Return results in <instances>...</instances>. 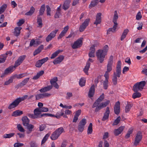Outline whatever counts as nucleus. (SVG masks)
I'll use <instances>...</instances> for the list:
<instances>
[{
    "label": "nucleus",
    "instance_id": "22",
    "mask_svg": "<svg viewBox=\"0 0 147 147\" xmlns=\"http://www.w3.org/2000/svg\"><path fill=\"white\" fill-rule=\"evenodd\" d=\"M124 128V126H121L117 129H115L114 131V135L116 136H117L120 134L123 131Z\"/></svg>",
    "mask_w": 147,
    "mask_h": 147
},
{
    "label": "nucleus",
    "instance_id": "28",
    "mask_svg": "<svg viewBox=\"0 0 147 147\" xmlns=\"http://www.w3.org/2000/svg\"><path fill=\"white\" fill-rule=\"evenodd\" d=\"M35 9L33 6H31L29 11L25 13V15L28 16H31L34 13L35 11Z\"/></svg>",
    "mask_w": 147,
    "mask_h": 147
},
{
    "label": "nucleus",
    "instance_id": "32",
    "mask_svg": "<svg viewBox=\"0 0 147 147\" xmlns=\"http://www.w3.org/2000/svg\"><path fill=\"white\" fill-rule=\"evenodd\" d=\"M37 23L38 24V27L41 28L42 26V18L40 16H38L37 17Z\"/></svg>",
    "mask_w": 147,
    "mask_h": 147
},
{
    "label": "nucleus",
    "instance_id": "4",
    "mask_svg": "<svg viewBox=\"0 0 147 147\" xmlns=\"http://www.w3.org/2000/svg\"><path fill=\"white\" fill-rule=\"evenodd\" d=\"M146 84L144 81H142L136 83L133 86V90L135 92H138L139 90H141Z\"/></svg>",
    "mask_w": 147,
    "mask_h": 147
},
{
    "label": "nucleus",
    "instance_id": "58",
    "mask_svg": "<svg viewBox=\"0 0 147 147\" xmlns=\"http://www.w3.org/2000/svg\"><path fill=\"white\" fill-rule=\"evenodd\" d=\"M44 98V97L42 93L38 94L36 96V100H38L40 98Z\"/></svg>",
    "mask_w": 147,
    "mask_h": 147
},
{
    "label": "nucleus",
    "instance_id": "44",
    "mask_svg": "<svg viewBox=\"0 0 147 147\" xmlns=\"http://www.w3.org/2000/svg\"><path fill=\"white\" fill-rule=\"evenodd\" d=\"M7 7V5L5 4H3L1 6V7H0V14H2L4 12Z\"/></svg>",
    "mask_w": 147,
    "mask_h": 147
},
{
    "label": "nucleus",
    "instance_id": "5",
    "mask_svg": "<svg viewBox=\"0 0 147 147\" xmlns=\"http://www.w3.org/2000/svg\"><path fill=\"white\" fill-rule=\"evenodd\" d=\"M96 56L98 60L100 63H102L104 60V58L107 54L104 53L100 49L98 50L96 53Z\"/></svg>",
    "mask_w": 147,
    "mask_h": 147
},
{
    "label": "nucleus",
    "instance_id": "40",
    "mask_svg": "<svg viewBox=\"0 0 147 147\" xmlns=\"http://www.w3.org/2000/svg\"><path fill=\"white\" fill-rule=\"evenodd\" d=\"M92 124L90 123L89 124L87 130L88 134H91L92 132Z\"/></svg>",
    "mask_w": 147,
    "mask_h": 147
},
{
    "label": "nucleus",
    "instance_id": "54",
    "mask_svg": "<svg viewBox=\"0 0 147 147\" xmlns=\"http://www.w3.org/2000/svg\"><path fill=\"white\" fill-rule=\"evenodd\" d=\"M17 127L18 130L20 131L21 132H24L25 130L20 124H18L17 125Z\"/></svg>",
    "mask_w": 147,
    "mask_h": 147
},
{
    "label": "nucleus",
    "instance_id": "63",
    "mask_svg": "<svg viewBox=\"0 0 147 147\" xmlns=\"http://www.w3.org/2000/svg\"><path fill=\"white\" fill-rule=\"evenodd\" d=\"M42 65V63L39 60L36 62L35 65L37 67H40Z\"/></svg>",
    "mask_w": 147,
    "mask_h": 147
},
{
    "label": "nucleus",
    "instance_id": "39",
    "mask_svg": "<svg viewBox=\"0 0 147 147\" xmlns=\"http://www.w3.org/2000/svg\"><path fill=\"white\" fill-rule=\"evenodd\" d=\"M132 107L131 104L130 103V102H127V104L126 105L125 108V111L126 113L128 112L131 108Z\"/></svg>",
    "mask_w": 147,
    "mask_h": 147
},
{
    "label": "nucleus",
    "instance_id": "9",
    "mask_svg": "<svg viewBox=\"0 0 147 147\" xmlns=\"http://www.w3.org/2000/svg\"><path fill=\"white\" fill-rule=\"evenodd\" d=\"M113 57L112 55H111L109 57L107 65V71L110 72L112 70L113 63Z\"/></svg>",
    "mask_w": 147,
    "mask_h": 147
},
{
    "label": "nucleus",
    "instance_id": "43",
    "mask_svg": "<svg viewBox=\"0 0 147 147\" xmlns=\"http://www.w3.org/2000/svg\"><path fill=\"white\" fill-rule=\"evenodd\" d=\"M64 114L63 111L62 112V110L60 112L57 113L55 115H54V117H55L57 119H59L61 116L63 115Z\"/></svg>",
    "mask_w": 147,
    "mask_h": 147
},
{
    "label": "nucleus",
    "instance_id": "12",
    "mask_svg": "<svg viewBox=\"0 0 147 147\" xmlns=\"http://www.w3.org/2000/svg\"><path fill=\"white\" fill-rule=\"evenodd\" d=\"M20 102L18 98H17L9 105L8 107V109H11L15 108L18 106Z\"/></svg>",
    "mask_w": 147,
    "mask_h": 147
},
{
    "label": "nucleus",
    "instance_id": "33",
    "mask_svg": "<svg viewBox=\"0 0 147 147\" xmlns=\"http://www.w3.org/2000/svg\"><path fill=\"white\" fill-rule=\"evenodd\" d=\"M90 62H87L86 66H85L84 68V71L87 75H88V71L90 67Z\"/></svg>",
    "mask_w": 147,
    "mask_h": 147
},
{
    "label": "nucleus",
    "instance_id": "30",
    "mask_svg": "<svg viewBox=\"0 0 147 147\" xmlns=\"http://www.w3.org/2000/svg\"><path fill=\"white\" fill-rule=\"evenodd\" d=\"M99 2V0H92L90 5L89 6V8L91 9L92 7H94L97 5Z\"/></svg>",
    "mask_w": 147,
    "mask_h": 147
},
{
    "label": "nucleus",
    "instance_id": "48",
    "mask_svg": "<svg viewBox=\"0 0 147 147\" xmlns=\"http://www.w3.org/2000/svg\"><path fill=\"white\" fill-rule=\"evenodd\" d=\"M110 101L109 100H107L105 102H103L101 103L100 105L101 106L102 108H103L104 107H106L108 104L110 103Z\"/></svg>",
    "mask_w": 147,
    "mask_h": 147
},
{
    "label": "nucleus",
    "instance_id": "55",
    "mask_svg": "<svg viewBox=\"0 0 147 147\" xmlns=\"http://www.w3.org/2000/svg\"><path fill=\"white\" fill-rule=\"evenodd\" d=\"M28 96L27 95H25L21 97H19L18 98L20 102H21L27 98L28 99Z\"/></svg>",
    "mask_w": 147,
    "mask_h": 147
},
{
    "label": "nucleus",
    "instance_id": "14",
    "mask_svg": "<svg viewBox=\"0 0 147 147\" xmlns=\"http://www.w3.org/2000/svg\"><path fill=\"white\" fill-rule=\"evenodd\" d=\"M120 103L118 101L115 104L114 107V111L116 115H118L120 112Z\"/></svg>",
    "mask_w": 147,
    "mask_h": 147
},
{
    "label": "nucleus",
    "instance_id": "49",
    "mask_svg": "<svg viewBox=\"0 0 147 147\" xmlns=\"http://www.w3.org/2000/svg\"><path fill=\"white\" fill-rule=\"evenodd\" d=\"M85 80L83 78H81L80 80L79 84L81 87H82L85 86Z\"/></svg>",
    "mask_w": 147,
    "mask_h": 147
},
{
    "label": "nucleus",
    "instance_id": "62",
    "mask_svg": "<svg viewBox=\"0 0 147 147\" xmlns=\"http://www.w3.org/2000/svg\"><path fill=\"white\" fill-rule=\"evenodd\" d=\"M30 144V147H38L37 144L34 141L31 142Z\"/></svg>",
    "mask_w": 147,
    "mask_h": 147
},
{
    "label": "nucleus",
    "instance_id": "60",
    "mask_svg": "<svg viewBox=\"0 0 147 147\" xmlns=\"http://www.w3.org/2000/svg\"><path fill=\"white\" fill-rule=\"evenodd\" d=\"M67 144V142L66 140H64L61 143V147H66Z\"/></svg>",
    "mask_w": 147,
    "mask_h": 147
},
{
    "label": "nucleus",
    "instance_id": "29",
    "mask_svg": "<svg viewBox=\"0 0 147 147\" xmlns=\"http://www.w3.org/2000/svg\"><path fill=\"white\" fill-rule=\"evenodd\" d=\"M129 32V30L127 29H126L124 30L121 37L120 39L121 41H122L125 38Z\"/></svg>",
    "mask_w": 147,
    "mask_h": 147
},
{
    "label": "nucleus",
    "instance_id": "47",
    "mask_svg": "<svg viewBox=\"0 0 147 147\" xmlns=\"http://www.w3.org/2000/svg\"><path fill=\"white\" fill-rule=\"evenodd\" d=\"M7 56L5 55H2L0 57V63L4 62L6 59Z\"/></svg>",
    "mask_w": 147,
    "mask_h": 147
},
{
    "label": "nucleus",
    "instance_id": "26",
    "mask_svg": "<svg viewBox=\"0 0 147 147\" xmlns=\"http://www.w3.org/2000/svg\"><path fill=\"white\" fill-rule=\"evenodd\" d=\"M37 112L39 114H41V112H47L49 111V109L47 107H42L41 108H36Z\"/></svg>",
    "mask_w": 147,
    "mask_h": 147
},
{
    "label": "nucleus",
    "instance_id": "20",
    "mask_svg": "<svg viewBox=\"0 0 147 147\" xmlns=\"http://www.w3.org/2000/svg\"><path fill=\"white\" fill-rule=\"evenodd\" d=\"M63 56L61 55L56 58L53 61V63L55 65L60 63L64 59Z\"/></svg>",
    "mask_w": 147,
    "mask_h": 147
},
{
    "label": "nucleus",
    "instance_id": "21",
    "mask_svg": "<svg viewBox=\"0 0 147 147\" xmlns=\"http://www.w3.org/2000/svg\"><path fill=\"white\" fill-rule=\"evenodd\" d=\"M95 92V86L93 84L90 88L88 94V96L89 97H93Z\"/></svg>",
    "mask_w": 147,
    "mask_h": 147
},
{
    "label": "nucleus",
    "instance_id": "6",
    "mask_svg": "<svg viewBox=\"0 0 147 147\" xmlns=\"http://www.w3.org/2000/svg\"><path fill=\"white\" fill-rule=\"evenodd\" d=\"M86 123V120L85 118L82 119L80 121L78 127V130L79 131L82 132L83 131Z\"/></svg>",
    "mask_w": 147,
    "mask_h": 147
},
{
    "label": "nucleus",
    "instance_id": "23",
    "mask_svg": "<svg viewBox=\"0 0 147 147\" xmlns=\"http://www.w3.org/2000/svg\"><path fill=\"white\" fill-rule=\"evenodd\" d=\"M71 0H66L63 5V9L65 10H67L69 7Z\"/></svg>",
    "mask_w": 147,
    "mask_h": 147
},
{
    "label": "nucleus",
    "instance_id": "64",
    "mask_svg": "<svg viewBox=\"0 0 147 147\" xmlns=\"http://www.w3.org/2000/svg\"><path fill=\"white\" fill-rule=\"evenodd\" d=\"M142 17V15L140 12H138L136 15V19L138 20L141 19Z\"/></svg>",
    "mask_w": 147,
    "mask_h": 147
},
{
    "label": "nucleus",
    "instance_id": "45",
    "mask_svg": "<svg viewBox=\"0 0 147 147\" xmlns=\"http://www.w3.org/2000/svg\"><path fill=\"white\" fill-rule=\"evenodd\" d=\"M141 94L140 93L136 92L134 93L132 95V98L134 99H135L136 98H139L141 97Z\"/></svg>",
    "mask_w": 147,
    "mask_h": 147
},
{
    "label": "nucleus",
    "instance_id": "61",
    "mask_svg": "<svg viewBox=\"0 0 147 147\" xmlns=\"http://www.w3.org/2000/svg\"><path fill=\"white\" fill-rule=\"evenodd\" d=\"M99 105H100V103L99 102H98V100H96L93 103L92 107V108H94L97 106H98Z\"/></svg>",
    "mask_w": 147,
    "mask_h": 147
},
{
    "label": "nucleus",
    "instance_id": "36",
    "mask_svg": "<svg viewBox=\"0 0 147 147\" xmlns=\"http://www.w3.org/2000/svg\"><path fill=\"white\" fill-rule=\"evenodd\" d=\"M22 28L20 27H18L15 28V31L14 32V34L16 36L19 35L20 33V31L22 29Z\"/></svg>",
    "mask_w": 147,
    "mask_h": 147
},
{
    "label": "nucleus",
    "instance_id": "2",
    "mask_svg": "<svg viewBox=\"0 0 147 147\" xmlns=\"http://www.w3.org/2000/svg\"><path fill=\"white\" fill-rule=\"evenodd\" d=\"M118 18V15L117 12L116 11H114V15L113 19V22L114 25L113 28H110L107 31V34H110V32H115L116 31L117 27L118 25V23L117 22V20Z\"/></svg>",
    "mask_w": 147,
    "mask_h": 147
},
{
    "label": "nucleus",
    "instance_id": "51",
    "mask_svg": "<svg viewBox=\"0 0 147 147\" xmlns=\"http://www.w3.org/2000/svg\"><path fill=\"white\" fill-rule=\"evenodd\" d=\"M108 80H105L103 82V87L104 88L105 90H107L108 88Z\"/></svg>",
    "mask_w": 147,
    "mask_h": 147
},
{
    "label": "nucleus",
    "instance_id": "1",
    "mask_svg": "<svg viewBox=\"0 0 147 147\" xmlns=\"http://www.w3.org/2000/svg\"><path fill=\"white\" fill-rule=\"evenodd\" d=\"M121 61H118L116 67V72H114L112 78V82L114 85H116L117 84V77L119 78L120 77L121 73Z\"/></svg>",
    "mask_w": 147,
    "mask_h": 147
},
{
    "label": "nucleus",
    "instance_id": "46",
    "mask_svg": "<svg viewBox=\"0 0 147 147\" xmlns=\"http://www.w3.org/2000/svg\"><path fill=\"white\" fill-rule=\"evenodd\" d=\"M121 119V117L120 116L118 117L113 123V125H117L120 122Z\"/></svg>",
    "mask_w": 147,
    "mask_h": 147
},
{
    "label": "nucleus",
    "instance_id": "27",
    "mask_svg": "<svg viewBox=\"0 0 147 147\" xmlns=\"http://www.w3.org/2000/svg\"><path fill=\"white\" fill-rule=\"evenodd\" d=\"M44 46L43 45H40L38 48L36 50L33 52V55L35 56L40 53L43 49Z\"/></svg>",
    "mask_w": 147,
    "mask_h": 147
},
{
    "label": "nucleus",
    "instance_id": "10",
    "mask_svg": "<svg viewBox=\"0 0 147 147\" xmlns=\"http://www.w3.org/2000/svg\"><path fill=\"white\" fill-rule=\"evenodd\" d=\"M58 31V29H56L52 31L46 37V41L48 42L51 40L52 38L55 37Z\"/></svg>",
    "mask_w": 147,
    "mask_h": 147
},
{
    "label": "nucleus",
    "instance_id": "11",
    "mask_svg": "<svg viewBox=\"0 0 147 147\" xmlns=\"http://www.w3.org/2000/svg\"><path fill=\"white\" fill-rule=\"evenodd\" d=\"M26 56V55H23L20 56L18 59L15 61L14 65L16 67L20 65L23 61L25 59Z\"/></svg>",
    "mask_w": 147,
    "mask_h": 147
},
{
    "label": "nucleus",
    "instance_id": "7",
    "mask_svg": "<svg viewBox=\"0 0 147 147\" xmlns=\"http://www.w3.org/2000/svg\"><path fill=\"white\" fill-rule=\"evenodd\" d=\"M142 138V135L141 131H139L137 134L134 143V145L137 146L141 141Z\"/></svg>",
    "mask_w": 147,
    "mask_h": 147
},
{
    "label": "nucleus",
    "instance_id": "13",
    "mask_svg": "<svg viewBox=\"0 0 147 147\" xmlns=\"http://www.w3.org/2000/svg\"><path fill=\"white\" fill-rule=\"evenodd\" d=\"M90 21L89 19H86L80 27L79 30L80 32H82L85 29L86 26H88Z\"/></svg>",
    "mask_w": 147,
    "mask_h": 147
},
{
    "label": "nucleus",
    "instance_id": "16",
    "mask_svg": "<svg viewBox=\"0 0 147 147\" xmlns=\"http://www.w3.org/2000/svg\"><path fill=\"white\" fill-rule=\"evenodd\" d=\"M34 114H28L27 115L29 117L33 119L39 118V114L38 113L36 109L34 110Z\"/></svg>",
    "mask_w": 147,
    "mask_h": 147
},
{
    "label": "nucleus",
    "instance_id": "19",
    "mask_svg": "<svg viewBox=\"0 0 147 147\" xmlns=\"http://www.w3.org/2000/svg\"><path fill=\"white\" fill-rule=\"evenodd\" d=\"M102 14L100 13H97L96 16V18L95 21L94 23V24H96L97 26L98 24H100L101 21V16Z\"/></svg>",
    "mask_w": 147,
    "mask_h": 147
},
{
    "label": "nucleus",
    "instance_id": "18",
    "mask_svg": "<svg viewBox=\"0 0 147 147\" xmlns=\"http://www.w3.org/2000/svg\"><path fill=\"white\" fill-rule=\"evenodd\" d=\"M110 112L109 108V107H107L106 109V111L104 114L103 117L102 119V121H104L108 119Z\"/></svg>",
    "mask_w": 147,
    "mask_h": 147
},
{
    "label": "nucleus",
    "instance_id": "42",
    "mask_svg": "<svg viewBox=\"0 0 147 147\" xmlns=\"http://www.w3.org/2000/svg\"><path fill=\"white\" fill-rule=\"evenodd\" d=\"M26 76V74L25 73H23L19 75L15 74L13 76V78H16L17 79H20Z\"/></svg>",
    "mask_w": 147,
    "mask_h": 147
},
{
    "label": "nucleus",
    "instance_id": "17",
    "mask_svg": "<svg viewBox=\"0 0 147 147\" xmlns=\"http://www.w3.org/2000/svg\"><path fill=\"white\" fill-rule=\"evenodd\" d=\"M16 67L14 65H11L9 66L5 70L4 74L6 75H8L11 73L15 69Z\"/></svg>",
    "mask_w": 147,
    "mask_h": 147
},
{
    "label": "nucleus",
    "instance_id": "31",
    "mask_svg": "<svg viewBox=\"0 0 147 147\" xmlns=\"http://www.w3.org/2000/svg\"><path fill=\"white\" fill-rule=\"evenodd\" d=\"M23 114V112L22 111L18 110L15 111L13 113L12 116L14 117H17L18 116H20Z\"/></svg>",
    "mask_w": 147,
    "mask_h": 147
},
{
    "label": "nucleus",
    "instance_id": "24",
    "mask_svg": "<svg viewBox=\"0 0 147 147\" xmlns=\"http://www.w3.org/2000/svg\"><path fill=\"white\" fill-rule=\"evenodd\" d=\"M29 78H28L25 79L21 82L19 83L16 86V88H19L22 87V86L25 85L28 81L29 80Z\"/></svg>",
    "mask_w": 147,
    "mask_h": 147
},
{
    "label": "nucleus",
    "instance_id": "3",
    "mask_svg": "<svg viewBox=\"0 0 147 147\" xmlns=\"http://www.w3.org/2000/svg\"><path fill=\"white\" fill-rule=\"evenodd\" d=\"M64 129L62 127H61L57 129L52 134L50 137L52 140H55L57 139L59 136L63 132Z\"/></svg>",
    "mask_w": 147,
    "mask_h": 147
},
{
    "label": "nucleus",
    "instance_id": "35",
    "mask_svg": "<svg viewBox=\"0 0 147 147\" xmlns=\"http://www.w3.org/2000/svg\"><path fill=\"white\" fill-rule=\"evenodd\" d=\"M25 127H26V128L28 130V131L27 132V133L28 134L30 133L32 131V129L34 127L33 125L30 124H28V125Z\"/></svg>",
    "mask_w": 147,
    "mask_h": 147
},
{
    "label": "nucleus",
    "instance_id": "57",
    "mask_svg": "<svg viewBox=\"0 0 147 147\" xmlns=\"http://www.w3.org/2000/svg\"><path fill=\"white\" fill-rule=\"evenodd\" d=\"M104 98V94L103 93H102L100 97L96 100H98V101L100 102Z\"/></svg>",
    "mask_w": 147,
    "mask_h": 147
},
{
    "label": "nucleus",
    "instance_id": "50",
    "mask_svg": "<svg viewBox=\"0 0 147 147\" xmlns=\"http://www.w3.org/2000/svg\"><path fill=\"white\" fill-rule=\"evenodd\" d=\"M109 50V47L107 45H105L103 49L102 50L100 49L102 51V53H105L107 54V53Z\"/></svg>",
    "mask_w": 147,
    "mask_h": 147
},
{
    "label": "nucleus",
    "instance_id": "38",
    "mask_svg": "<svg viewBox=\"0 0 147 147\" xmlns=\"http://www.w3.org/2000/svg\"><path fill=\"white\" fill-rule=\"evenodd\" d=\"M51 135V133L50 132L48 133L47 134L45 137L43 138L42 142H41V144H44L45 142L47 140L48 138Z\"/></svg>",
    "mask_w": 147,
    "mask_h": 147
},
{
    "label": "nucleus",
    "instance_id": "8",
    "mask_svg": "<svg viewBox=\"0 0 147 147\" xmlns=\"http://www.w3.org/2000/svg\"><path fill=\"white\" fill-rule=\"evenodd\" d=\"M83 38H80L75 41L74 44L71 46L72 48L73 49H76L81 47L82 45Z\"/></svg>",
    "mask_w": 147,
    "mask_h": 147
},
{
    "label": "nucleus",
    "instance_id": "15",
    "mask_svg": "<svg viewBox=\"0 0 147 147\" xmlns=\"http://www.w3.org/2000/svg\"><path fill=\"white\" fill-rule=\"evenodd\" d=\"M69 28V26L67 25L65 26L63 28V30L61 31V33L58 37V39H59L64 36L67 32Z\"/></svg>",
    "mask_w": 147,
    "mask_h": 147
},
{
    "label": "nucleus",
    "instance_id": "53",
    "mask_svg": "<svg viewBox=\"0 0 147 147\" xmlns=\"http://www.w3.org/2000/svg\"><path fill=\"white\" fill-rule=\"evenodd\" d=\"M13 78H13V77H11L8 81L5 82L4 85H9L10 83L13 82Z\"/></svg>",
    "mask_w": 147,
    "mask_h": 147
},
{
    "label": "nucleus",
    "instance_id": "41",
    "mask_svg": "<svg viewBox=\"0 0 147 147\" xmlns=\"http://www.w3.org/2000/svg\"><path fill=\"white\" fill-rule=\"evenodd\" d=\"M15 134L14 133H11L9 134H5L3 136V138H9L14 136Z\"/></svg>",
    "mask_w": 147,
    "mask_h": 147
},
{
    "label": "nucleus",
    "instance_id": "56",
    "mask_svg": "<svg viewBox=\"0 0 147 147\" xmlns=\"http://www.w3.org/2000/svg\"><path fill=\"white\" fill-rule=\"evenodd\" d=\"M47 9V16H51V8L49 5H47L46 6Z\"/></svg>",
    "mask_w": 147,
    "mask_h": 147
},
{
    "label": "nucleus",
    "instance_id": "59",
    "mask_svg": "<svg viewBox=\"0 0 147 147\" xmlns=\"http://www.w3.org/2000/svg\"><path fill=\"white\" fill-rule=\"evenodd\" d=\"M58 80L57 78L55 77L53 78L50 80V83L51 84H53V83L56 82Z\"/></svg>",
    "mask_w": 147,
    "mask_h": 147
},
{
    "label": "nucleus",
    "instance_id": "34",
    "mask_svg": "<svg viewBox=\"0 0 147 147\" xmlns=\"http://www.w3.org/2000/svg\"><path fill=\"white\" fill-rule=\"evenodd\" d=\"M45 9V5L44 4L42 5L41 6L39 10V15L38 16H40L42 15L44 13Z\"/></svg>",
    "mask_w": 147,
    "mask_h": 147
},
{
    "label": "nucleus",
    "instance_id": "25",
    "mask_svg": "<svg viewBox=\"0 0 147 147\" xmlns=\"http://www.w3.org/2000/svg\"><path fill=\"white\" fill-rule=\"evenodd\" d=\"M22 124L24 126H25L29 124L30 120L26 116L22 117Z\"/></svg>",
    "mask_w": 147,
    "mask_h": 147
},
{
    "label": "nucleus",
    "instance_id": "37",
    "mask_svg": "<svg viewBox=\"0 0 147 147\" xmlns=\"http://www.w3.org/2000/svg\"><path fill=\"white\" fill-rule=\"evenodd\" d=\"M63 50H57L54 53L52 54L51 56L50 57V58L51 59H53L55 57L57 56V55H58V54H59V53L60 52H61Z\"/></svg>",
    "mask_w": 147,
    "mask_h": 147
},
{
    "label": "nucleus",
    "instance_id": "52",
    "mask_svg": "<svg viewBox=\"0 0 147 147\" xmlns=\"http://www.w3.org/2000/svg\"><path fill=\"white\" fill-rule=\"evenodd\" d=\"M133 132V130L131 129H129L127 133L126 134L125 136V138H128L130 137V134H132Z\"/></svg>",
    "mask_w": 147,
    "mask_h": 147
}]
</instances>
